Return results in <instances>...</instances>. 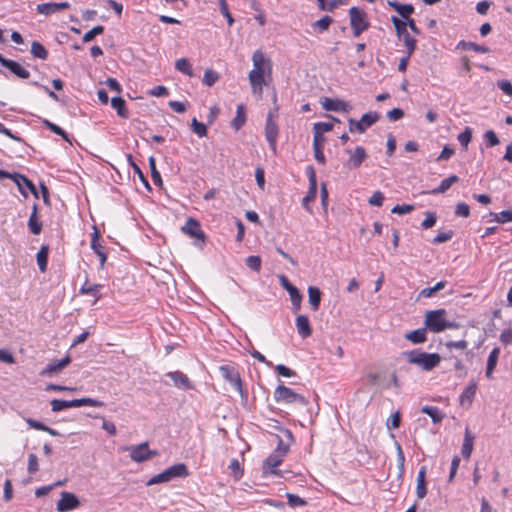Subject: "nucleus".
<instances>
[{"instance_id":"f257e3e1","label":"nucleus","mask_w":512,"mask_h":512,"mask_svg":"<svg viewBox=\"0 0 512 512\" xmlns=\"http://www.w3.org/2000/svg\"><path fill=\"white\" fill-rule=\"evenodd\" d=\"M272 84V63L263 53L258 52V89L262 91V86H266L270 92L274 107L269 110L265 123V138L273 152L276 151L279 127L275 119L279 116V107L277 105V95Z\"/></svg>"},{"instance_id":"f03ea898","label":"nucleus","mask_w":512,"mask_h":512,"mask_svg":"<svg viewBox=\"0 0 512 512\" xmlns=\"http://www.w3.org/2000/svg\"><path fill=\"white\" fill-rule=\"evenodd\" d=\"M294 442V437L292 432H286V440L284 438H280V441L277 444L276 449L269 455V457L264 461L262 467V476L265 477L267 475H279L277 471V467L282 463L284 457L289 452L290 446Z\"/></svg>"},{"instance_id":"7ed1b4c3","label":"nucleus","mask_w":512,"mask_h":512,"mask_svg":"<svg viewBox=\"0 0 512 512\" xmlns=\"http://www.w3.org/2000/svg\"><path fill=\"white\" fill-rule=\"evenodd\" d=\"M445 309L429 310L425 313L424 325L431 332L439 333L447 328H456L457 324L446 319Z\"/></svg>"},{"instance_id":"20e7f679","label":"nucleus","mask_w":512,"mask_h":512,"mask_svg":"<svg viewBox=\"0 0 512 512\" xmlns=\"http://www.w3.org/2000/svg\"><path fill=\"white\" fill-rule=\"evenodd\" d=\"M404 355L411 364L421 367L425 371H430L437 367L441 362V356L438 353H426L419 350L405 352Z\"/></svg>"},{"instance_id":"39448f33","label":"nucleus","mask_w":512,"mask_h":512,"mask_svg":"<svg viewBox=\"0 0 512 512\" xmlns=\"http://www.w3.org/2000/svg\"><path fill=\"white\" fill-rule=\"evenodd\" d=\"M274 399L278 403L294 404L299 409L305 408L309 403L304 396L284 385L277 386L274 392Z\"/></svg>"},{"instance_id":"423d86ee","label":"nucleus","mask_w":512,"mask_h":512,"mask_svg":"<svg viewBox=\"0 0 512 512\" xmlns=\"http://www.w3.org/2000/svg\"><path fill=\"white\" fill-rule=\"evenodd\" d=\"M189 475L187 466L184 463L174 464L163 472L154 475L147 481V485L151 486L154 484L169 482L174 478H185Z\"/></svg>"},{"instance_id":"0eeeda50","label":"nucleus","mask_w":512,"mask_h":512,"mask_svg":"<svg viewBox=\"0 0 512 512\" xmlns=\"http://www.w3.org/2000/svg\"><path fill=\"white\" fill-rule=\"evenodd\" d=\"M349 18L354 37H359L370 27L366 12L358 7L349 9Z\"/></svg>"},{"instance_id":"6e6552de","label":"nucleus","mask_w":512,"mask_h":512,"mask_svg":"<svg viewBox=\"0 0 512 512\" xmlns=\"http://www.w3.org/2000/svg\"><path fill=\"white\" fill-rule=\"evenodd\" d=\"M380 119V115L377 112H368L362 115L360 120H355L353 118L348 119L349 123V131L362 134L366 131L367 128L371 127L374 123H376Z\"/></svg>"},{"instance_id":"1a4fd4ad","label":"nucleus","mask_w":512,"mask_h":512,"mask_svg":"<svg viewBox=\"0 0 512 512\" xmlns=\"http://www.w3.org/2000/svg\"><path fill=\"white\" fill-rule=\"evenodd\" d=\"M125 450L130 451V458L137 463L147 461L158 455L156 450H149L147 442L141 443L139 445L128 446L125 448Z\"/></svg>"},{"instance_id":"9d476101","label":"nucleus","mask_w":512,"mask_h":512,"mask_svg":"<svg viewBox=\"0 0 512 512\" xmlns=\"http://www.w3.org/2000/svg\"><path fill=\"white\" fill-rule=\"evenodd\" d=\"M260 428L270 435L276 436L278 442L280 441V438H284L286 440V432H291L289 429L284 428L278 420L268 417L263 418Z\"/></svg>"},{"instance_id":"9b49d317","label":"nucleus","mask_w":512,"mask_h":512,"mask_svg":"<svg viewBox=\"0 0 512 512\" xmlns=\"http://www.w3.org/2000/svg\"><path fill=\"white\" fill-rule=\"evenodd\" d=\"M219 371H220L221 376L225 380H227L235 390L240 392L241 396H243L242 382H241L238 371L235 370L234 367L229 366V365L221 366L219 368Z\"/></svg>"},{"instance_id":"f8f14e48","label":"nucleus","mask_w":512,"mask_h":512,"mask_svg":"<svg viewBox=\"0 0 512 512\" xmlns=\"http://www.w3.org/2000/svg\"><path fill=\"white\" fill-rule=\"evenodd\" d=\"M79 505L80 501L73 493L63 491L56 507L59 512H68L76 509Z\"/></svg>"},{"instance_id":"ddd939ff","label":"nucleus","mask_w":512,"mask_h":512,"mask_svg":"<svg viewBox=\"0 0 512 512\" xmlns=\"http://www.w3.org/2000/svg\"><path fill=\"white\" fill-rule=\"evenodd\" d=\"M0 64L19 78L27 79L30 76V72L28 70H26L16 61L6 59L2 54H0Z\"/></svg>"},{"instance_id":"4468645a","label":"nucleus","mask_w":512,"mask_h":512,"mask_svg":"<svg viewBox=\"0 0 512 512\" xmlns=\"http://www.w3.org/2000/svg\"><path fill=\"white\" fill-rule=\"evenodd\" d=\"M181 230L183 233L189 235L190 237L199 239L201 241H204L205 239V234L201 229L200 223L193 218H189Z\"/></svg>"},{"instance_id":"2eb2a0df","label":"nucleus","mask_w":512,"mask_h":512,"mask_svg":"<svg viewBox=\"0 0 512 512\" xmlns=\"http://www.w3.org/2000/svg\"><path fill=\"white\" fill-rule=\"evenodd\" d=\"M322 106L327 111H342V112H350L352 109L351 105L340 99H331L324 98L322 101Z\"/></svg>"},{"instance_id":"dca6fc26","label":"nucleus","mask_w":512,"mask_h":512,"mask_svg":"<svg viewBox=\"0 0 512 512\" xmlns=\"http://www.w3.org/2000/svg\"><path fill=\"white\" fill-rule=\"evenodd\" d=\"M346 152L350 154V158L346 163L348 168L360 167L362 162L367 158V153L361 146L356 147L353 152L350 149H347Z\"/></svg>"},{"instance_id":"f3484780","label":"nucleus","mask_w":512,"mask_h":512,"mask_svg":"<svg viewBox=\"0 0 512 512\" xmlns=\"http://www.w3.org/2000/svg\"><path fill=\"white\" fill-rule=\"evenodd\" d=\"M12 177H13L14 183L18 186L19 191L25 197L27 196V193L25 192L26 188L28 190H30V192L33 193L35 197H38L35 185L26 176L19 174V173H13Z\"/></svg>"},{"instance_id":"a211bd4d","label":"nucleus","mask_w":512,"mask_h":512,"mask_svg":"<svg viewBox=\"0 0 512 512\" xmlns=\"http://www.w3.org/2000/svg\"><path fill=\"white\" fill-rule=\"evenodd\" d=\"M70 362L71 357L69 355L64 357L62 360L52 361L49 364H47V366L43 369L41 375L51 376L53 374H56L60 372L62 369H64L66 366H68Z\"/></svg>"},{"instance_id":"6ab92c4d","label":"nucleus","mask_w":512,"mask_h":512,"mask_svg":"<svg viewBox=\"0 0 512 512\" xmlns=\"http://www.w3.org/2000/svg\"><path fill=\"white\" fill-rule=\"evenodd\" d=\"M167 376L170 377L174 385L180 389L188 390L193 388L189 378L180 371L169 372Z\"/></svg>"},{"instance_id":"aec40b11","label":"nucleus","mask_w":512,"mask_h":512,"mask_svg":"<svg viewBox=\"0 0 512 512\" xmlns=\"http://www.w3.org/2000/svg\"><path fill=\"white\" fill-rule=\"evenodd\" d=\"M296 328L299 335L302 338H307L312 334V328L310 326V322L307 316L298 315L296 318Z\"/></svg>"},{"instance_id":"412c9836","label":"nucleus","mask_w":512,"mask_h":512,"mask_svg":"<svg viewBox=\"0 0 512 512\" xmlns=\"http://www.w3.org/2000/svg\"><path fill=\"white\" fill-rule=\"evenodd\" d=\"M474 440H475V436L470 432V430L468 428H466L465 434H464V439H463V444H462V448H461V454L465 459H469L472 454L473 447H474Z\"/></svg>"},{"instance_id":"4be33fe9","label":"nucleus","mask_w":512,"mask_h":512,"mask_svg":"<svg viewBox=\"0 0 512 512\" xmlns=\"http://www.w3.org/2000/svg\"><path fill=\"white\" fill-rule=\"evenodd\" d=\"M404 338L413 344L424 343L427 340V329L419 328L405 333Z\"/></svg>"},{"instance_id":"5701e85b","label":"nucleus","mask_w":512,"mask_h":512,"mask_svg":"<svg viewBox=\"0 0 512 512\" xmlns=\"http://www.w3.org/2000/svg\"><path fill=\"white\" fill-rule=\"evenodd\" d=\"M308 301L313 311H317L321 302V291L315 286L308 287Z\"/></svg>"},{"instance_id":"b1692460","label":"nucleus","mask_w":512,"mask_h":512,"mask_svg":"<svg viewBox=\"0 0 512 512\" xmlns=\"http://www.w3.org/2000/svg\"><path fill=\"white\" fill-rule=\"evenodd\" d=\"M477 385L474 381H472L462 392L460 395V403L461 405H465L466 403L470 405L475 397Z\"/></svg>"},{"instance_id":"393cba45","label":"nucleus","mask_w":512,"mask_h":512,"mask_svg":"<svg viewBox=\"0 0 512 512\" xmlns=\"http://www.w3.org/2000/svg\"><path fill=\"white\" fill-rule=\"evenodd\" d=\"M246 122V111L243 104L237 105L236 116L231 121V126L235 130H239Z\"/></svg>"},{"instance_id":"a878e982","label":"nucleus","mask_w":512,"mask_h":512,"mask_svg":"<svg viewBox=\"0 0 512 512\" xmlns=\"http://www.w3.org/2000/svg\"><path fill=\"white\" fill-rule=\"evenodd\" d=\"M69 404L70 408L81 406L103 407L105 405L104 402L92 398H80L69 400Z\"/></svg>"},{"instance_id":"bb28decb","label":"nucleus","mask_w":512,"mask_h":512,"mask_svg":"<svg viewBox=\"0 0 512 512\" xmlns=\"http://www.w3.org/2000/svg\"><path fill=\"white\" fill-rule=\"evenodd\" d=\"M28 227H29L30 232L34 235L40 234V232L42 230V223L38 220V217H37V206L36 205L33 206L32 213L28 220Z\"/></svg>"},{"instance_id":"cd10ccee","label":"nucleus","mask_w":512,"mask_h":512,"mask_svg":"<svg viewBox=\"0 0 512 512\" xmlns=\"http://www.w3.org/2000/svg\"><path fill=\"white\" fill-rule=\"evenodd\" d=\"M499 354H500V349L499 348H494L490 352V354L488 356L486 373H485L486 377L488 379L492 378V373H493V370L495 369V367L497 365Z\"/></svg>"},{"instance_id":"c85d7f7f","label":"nucleus","mask_w":512,"mask_h":512,"mask_svg":"<svg viewBox=\"0 0 512 512\" xmlns=\"http://www.w3.org/2000/svg\"><path fill=\"white\" fill-rule=\"evenodd\" d=\"M111 106L117 111L118 116L121 118L126 119L129 117L128 110L126 109V102L123 98L113 97L111 99Z\"/></svg>"},{"instance_id":"c756f323","label":"nucleus","mask_w":512,"mask_h":512,"mask_svg":"<svg viewBox=\"0 0 512 512\" xmlns=\"http://www.w3.org/2000/svg\"><path fill=\"white\" fill-rule=\"evenodd\" d=\"M397 37L399 40L403 41L407 50L408 57H410L416 50V39L412 38L408 31L403 32V34L398 35Z\"/></svg>"},{"instance_id":"7c9ffc66","label":"nucleus","mask_w":512,"mask_h":512,"mask_svg":"<svg viewBox=\"0 0 512 512\" xmlns=\"http://www.w3.org/2000/svg\"><path fill=\"white\" fill-rule=\"evenodd\" d=\"M48 254L49 247L48 245H42L37 253V264L41 272H45L47 270V262H48Z\"/></svg>"},{"instance_id":"2f4dec72","label":"nucleus","mask_w":512,"mask_h":512,"mask_svg":"<svg viewBox=\"0 0 512 512\" xmlns=\"http://www.w3.org/2000/svg\"><path fill=\"white\" fill-rule=\"evenodd\" d=\"M421 412L431 417L433 423H440L444 419V414L435 406H423Z\"/></svg>"},{"instance_id":"473e14b6","label":"nucleus","mask_w":512,"mask_h":512,"mask_svg":"<svg viewBox=\"0 0 512 512\" xmlns=\"http://www.w3.org/2000/svg\"><path fill=\"white\" fill-rule=\"evenodd\" d=\"M459 178L457 175H451L448 178L441 181L440 185L432 190V194H441L446 192L454 183L458 182Z\"/></svg>"},{"instance_id":"72a5a7b5","label":"nucleus","mask_w":512,"mask_h":512,"mask_svg":"<svg viewBox=\"0 0 512 512\" xmlns=\"http://www.w3.org/2000/svg\"><path fill=\"white\" fill-rule=\"evenodd\" d=\"M30 52L35 58L41 60H46L49 56L47 49L38 41L32 42Z\"/></svg>"},{"instance_id":"f704fd0d","label":"nucleus","mask_w":512,"mask_h":512,"mask_svg":"<svg viewBox=\"0 0 512 512\" xmlns=\"http://www.w3.org/2000/svg\"><path fill=\"white\" fill-rule=\"evenodd\" d=\"M332 22H333V19L330 16L325 15L322 18H320L319 20H317L316 22H314L312 24V28L314 29V31L322 33L329 29Z\"/></svg>"},{"instance_id":"c9c22d12","label":"nucleus","mask_w":512,"mask_h":512,"mask_svg":"<svg viewBox=\"0 0 512 512\" xmlns=\"http://www.w3.org/2000/svg\"><path fill=\"white\" fill-rule=\"evenodd\" d=\"M458 48H462L463 50H473L475 52H480V53L490 52V49L486 46L478 45L474 42H467L464 40H461L458 43Z\"/></svg>"},{"instance_id":"e433bc0d","label":"nucleus","mask_w":512,"mask_h":512,"mask_svg":"<svg viewBox=\"0 0 512 512\" xmlns=\"http://www.w3.org/2000/svg\"><path fill=\"white\" fill-rule=\"evenodd\" d=\"M175 68L189 77H192L194 75L192 66L186 58L178 59L175 62Z\"/></svg>"},{"instance_id":"4c0bfd02","label":"nucleus","mask_w":512,"mask_h":512,"mask_svg":"<svg viewBox=\"0 0 512 512\" xmlns=\"http://www.w3.org/2000/svg\"><path fill=\"white\" fill-rule=\"evenodd\" d=\"M446 284V281H440L436 283L433 287L424 288L423 290H421L419 295L426 298L432 297L436 292L444 289L446 287Z\"/></svg>"},{"instance_id":"58836bf2","label":"nucleus","mask_w":512,"mask_h":512,"mask_svg":"<svg viewBox=\"0 0 512 512\" xmlns=\"http://www.w3.org/2000/svg\"><path fill=\"white\" fill-rule=\"evenodd\" d=\"M127 160H128L129 165L133 168V171L137 174L138 178L141 180V182L145 185V187L150 189L148 180L144 176V173L142 172L140 167L133 161V157L131 154L127 155Z\"/></svg>"},{"instance_id":"ea45409f","label":"nucleus","mask_w":512,"mask_h":512,"mask_svg":"<svg viewBox=\"0 0 512 512\" xmlns=\"http://www.w3.org/2000/svg\"><path fill=\"white\" fill-rule=\"evenodd\" d=\"M149 167L151 170V177L155 185H162V178L159 171L156 168V160L153 156L149 157Z\"/></svg>"},{"instance_id":"a19ab883","label":"nucleus","mask_w":512,"mask_h":512,"mask_svg":"<svg viewBox=\"0 0 512 512\" xmlns=\"http://www.w3.org/2000/svg\"><path fill=\"white\" fill-rule=\"evenodd\" d=\"M191 129L198 137L207 136V128L206 125L197 121L196 118H193L191 121Z\"/></svg>"},{"instance_id":"79ce46f5","label":"nucleus","mask_w":512,"mask_h":512,"mask_svg":"<svg viewBox=\"0 0 512 512\" xmlns=\"http://www.w3.org/2000/svg\"><path fill=\"white\" fill-rule=\"evenodd\" d=\"M457 139L461 146L467 149L472 139V129L470 127H465L464 131L458 135Z\"/></svg>"},{"instance_id":"37998d69","label":"nucleus","mask_w":512,"mask_h":512,"mask_svg":"<svg viewBox=\"0 0 512 512\" xmlns=\"http://www.w3.org/2000/svg\"><path fill=\"white\" fill-rule=\"evenodd\" d=\"M36 11L39 14H43L45 16H48V15H51V14L57 12L55 3H42V4H38L36 6Z\"/></svg>"},{"instance_id":"c03bdc74","label":"nucleus","mask_w":512,"mask_h":512,"mask_svg":"<svg viewBox=\"0 0 512 512\" xmlns=\"http://www.w3.org/2000/svg\"><path fill=\"white\" fill-rule=\"evenodd\" d=\"M490 216L493 217V220L498 223H506L512 221V211L505 210L500 213H490Z\"/></svg>"},{"instance_id":"a18cd8bd","label":"nucleus","mask_w":512,"mask_h":512,"mask_svg":"<svg viewBox=\"0 0 512 512\" xmlns=\"http://www.w3.org/2000/svg\"><path fill=\"white\" fill-rule=\"evenodd\" d=\"M219 79V75L212 69H207L204 73L203 83L209 87L213 86Z\"/></svg>"},{"instance_id":"49530a36","label":"nucleus","mask_w":512,"mask_h":512,"mask_svg":"<svg viewBox=\"0 0 512 512\" xmlns=\"http://www.w3.org/2000/svg\"><path fill=\"white\" fill-rule=\"evenodd\" d=\"M103 32H104V26L97 25L84 34L83 42H85V43L91 42L97 35H100Z\"/></svg>"},{"instance_id":"de8ad7c7","label":"nucleus","mask_w":512,"mask_h":512,"mask_svg":"<svg viewBox=\"0 0 512 512\" xmlns=\"http://www.w3.org/2000/svg\"><path fill=\"white\" fill-rule=\"evenodd\" d=\"M91 248L99 256L100 265H101V267H103L107 260V256H106V253L104 252L103 246L100 245L99 242L91 241Z\"/></svg>"},{"instance_id":"09e8293b","label":"nucleus","mask_w":512,"mask_h":512,"mask_svg":"<svg viewBox=\"0 0 512 512\" xmlns=\"http://www.w3.org/2000/svg\"><path fill=\"white\" fill-rule=\"evenodd\" d=\"M333 129V124L330 122H318L313 126L314 134H320L323 136V133L329 132Z\"/></svg>"},{"instance_id":"8fccbe9b","label":"nucleus","mask_w":512,"mask_h":512,"mask_svg":"<svg viewBox=\"0 0 512 512\" xmlns=\"http://www.w3.org/2000/svg\"><path fill=\"white\" fill-rule=\"evenodd\" d=\"M44 124L50 131L61 136L63 139L68 140L67 133L61 127L48 120H44Z\"/></svg>"},{"instance_id":"3c124183","label":"nucleus","mask_w":512,"mask_h":512,"mask_svg":"<svg viewBox=\"0 0 512 512\" xmlns=\"http://www.w3.org/2000/svg\"><path fill=\"white\" fill-rule=\"evenodd\" d=\"M102 287L101 284H95V285H88V281L84 283V285L80 288L81 294H91L96 296L100 288Z\"/></svg>"},{"instance_id":"603ef678","label":"nucleus","mask_w":512,"mask_h":512,"mask_svg":"<svg viewBox=\"0 0 512 512\" xmlns=\"http://www.w3.org/2000/svg\"><path fill=\"white\" fill-rule=\"evenodd\" d=\"M51 407L53 412H59L70 408L69 400L53 399L51 401Z\"/></svg>"},{"instance_id":"864d4df0","label":"nucleus","mask_w":512,"mask_h":512,"mask_svg":"<svg viewBox=\"0 0 512 512\" xmlns=\"http://www.w3.org/2000/svg\"><path fill=\"white\" fill-rule=\"evenodd\" d=\"M317 195V186H309V190L306 194V196L303 198L302 203L303 206L309 210L308 203L315 200Z\"/></svg>"},{"instance_id":"5fc2aeb1","label":"nucleus","mask_w":512,"mask_h":512,"mask_svg":"<svg viewBox=\"0 0 512 512\" xmlns=\"http://www.w3.org/2000/svg\"><path fill=\"white\" fill-rule=\"evenodd\" d=\"M391 21L394 25L397 36L403 34V32H405V31H407V22L400 20L396 16H392Z\"/></svg>"},{"instance_id":"6e6d98bb","label":"nucleus","mask_w":512,"mask_h":512,"mask_svg":"<svg viewBox=\"0 0 512 512\" xmlns=\"http://www.w3.org/2000/svg\"><path fill=\"white\" fill-rule=\"evenodd\" d=\"M426 218L422 221L421 226L423 229L431 228L437 221L436 214L434 212H426Z\"/></svg>"},{"instance_id":"4d7b16f0","label":"nucleus","mask_w":512,"mask_h":512,"mask_svg":"<svg viewBox=\"0 0 512 512\" xmlns=\"http://www.w3.org/2000/svg\"><path fill=\"white\" fill-rule=\"evenodd\" d=\"M398 8L397 12L399 15L407 20L410 19V15L414 12V7L411 4H400Z\"/></svg>"},{"instance_id":"13d9d810","label":"nucleus","mask_w":512,"mask_h":512,"mask_svg":"<svg viewBox=\"0 0 512 512\" xmlns=\"http://www.w3.org/2000/svg\"><path fill=\"white\" fill-rule=\"evenodd\" d=\"M384 201V195L380 191H376L373 193V195L369 198L368 203L372 206L381 207L383 205Z\"/></svg>"},{"instance_id":"bf43d9fd","label":"nucleus","mask_w":512,"mask_h":512,"mask_svg":"<svg viewBox=\"0 0 512 512\" xmlns=\"http://www.w3.org/2000/svg\"><path fill=\"white\" fill-rule=\"evenodd\" d=\"M453 237L452 231L439 232L432 240L434 244H441L449 241Z\"/></svg>"},{"instance_id":"052dcab7","label":"nucleus","mask_w":512,"mask_h":512,"mask_svg":"<svg viewBox=\"0 0 512 512\" xmlns=\"http://www.w3.org/2000/svg\"><path fill=\"white\" fill-rule=\"evenodd\" d=\"M229 469L231 470V474L234 476L236 480L239 479L243 474L239 461L236 459L231 461Z\"/></svg>"},{"instance_id":"680f3d73","label":"nucleus","mask_w":512,"mask_h":512,"mask_svg":"<svg viewBox=\"0 0 512 512\" xmlns=\"http://www.w3.org/2000/svg\"><path fill=\"white\" fill-rule=\"evenodd\" d=\"M39 469L38 458L35 454H30L28 457V467L27 470L29 473L34 474Z\"/></svg>"},{"instance_id":"e2e57ef3","label":"nucleus","mask_w":512,"mask_h":512,"mask_svg":"<svg viewBox=\"0 0 512 512\" xmlns=\"http://www.w3.org/2000/svg\"><path fill=\"white\" fill-rule=\"evenodd\" d=\"M413 210H414V206L413 205L404 204V205H396V206H394L392 208L391 212L395 213V214L403 215V214L410 213Z\"/></svg>"},{"instance_id":"0e129e2a","label":"nucleus","mask_w":512,"mask_h":512,"mask_svg":"<svg viewBox=\"0 0 512 512\" xmlns=\"http://www.w3.org/2000/svg\"><path fill=\"white\" fill-rule=\"evenodd\" d=\"M287 500H288V504L291 506V507H295V506H303L306 504V501L303 500L302 498H300L299 496L295 495V494H291V493H287Z\"/></svg>"},{"instance_id":"69168bd1","label":"nucleus","mask_w":512,"mask_h":512,"mask_svg":"<svg viewBox=\"0 0 512 512\" xmlns=\"http://www.w3.org/2000/svg\"><path fill=\"white\" fill-rule=\"evenodd\" d=\"M456 216L468 217L470 215V208L466 203H458L455 210Z\"/></svg>"},{"instance_id":"338daca9","label":"nucleus","mask_w":512,"mask_h":512,"mask_svg":"<svg viewBox=\"0 0 512 512\" xmlns=\"http://www.w3.org/2000/svg\"><path fill=\"white\" fill-rule=\"evenodd\" d=\"M400 423H401V416H400V413L397 411L394 414H392L390 420L387 422V428L388 429L399 428Z\"/></svg>"},{"instance_id":"774afa93","label":"nucleus","mask_w":512,"mask_h":512,"mask_svg":"<svg viewBox=\"0 0 512 512\" xmlns=\"http://www.w3.org/2000/svg\"><path fill=\"white\" fill-rule=\"evenodd\" d=\"M497 86L503 91V93L512 97V84L510 81L501 80L497 83Z\"/></svg>"}]
</instances>
